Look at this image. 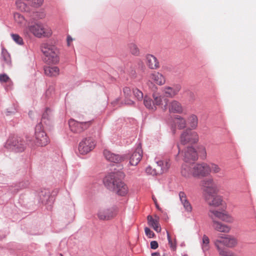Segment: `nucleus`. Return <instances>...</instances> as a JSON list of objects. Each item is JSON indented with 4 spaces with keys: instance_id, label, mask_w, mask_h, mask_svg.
Listing matches in <instances>:
<instances>
[{
    "instance_id": "nucleus-1",
    "label": "nucleus",
    "mask_w": 256,
    "mask_h": 256,
    "mask_svg": "<svg viewBox=\"0 0 256 256\" xmlns=\"http://www.w3.org/2000/svg\"><path fill=\"white\" fill-rule=\"evenodd\" d=\"M124 177V174L122 170L114 171L104 178V183L108 190L115 192L119 196H124L128 193V189L120 180Z\"/></svg>"
},
{
    "instance_id": "nucleus-2",
    "label": "nucleus",
    "mask_w": 256,
    "mask_h": 256,
    "mask_svg": "<svg viewBox=\"0 0 256 256\" xmlns=\"http://www.w3.org/2000/svg\"><path fill=\"white\" fill-rule=\"evenodd\" d=\"M41 50L45 56V60L48 64H56L60 61L59 52L54 45L44 43L41 46Z\"/></svg>"
},
{
    "instance_id": "nucleus-3",
    "label": "nucleus",
    "mask_w": 256,
    "mask_h": 256,
    "mask_svg": "<svg viewBox=\"0 0 256 256\" xmlns=\"http://www.w3.org/2000/svg\"><path fill=\"white\" fill-rule=\"evenodd\" d=\"M28 32L38 38H49L52 34L50 28L41 22H36L28 26L24 30V32L28 33Z\"/></svg>"
},
{
    "instance_id": "nucleus-4",
    "label": "nucleus",
    "mask_w": 256,
    "mask_h": 256,
    "mask_svg": "<svg viewBox=\"0 0 256 256\" xmlns=\"http://www.w3.org/2000/svg\"><path fill=\"white\" fill-rule=\"evenodd\" d=\"M200 184L205 200H208L210 196L216 194L218 192L217 186L212 178H206L202 180H201Z\"/></svg>"
},
{
    "instance_id": "nucleus-5",
    "label": "nucleus",
    "mask_w": 256,
    "mask_h": 256,
    "mask_svg": "<svg viewBox=\"0 0 256 256\" xmlns=\"http://www.w3.org/2000/svg\"><path fill=\"white\" fill-rule=\"evenodd\" d=\"M25 142L20 137L12 136L8 140L5 146L6 148L15 152H22L26 148Z\"/></svg>"
},
{
    "instance_id": "nucleus-6",
    "label": "nucleus",
    "mask_w": 256,
    "mask_h": 256,
    "mask_svg": "<svg viewBox=\"0 0 256 256\" xmlns=\"http://www.w3.org/2000/svg\"><path fill=\"white\" fill-rule=\"evenodd\" d=\"M35 144L38 146H44L47 145L50 140L42 128V122L36 124L35 128Z\"/></svg>"
},
{
    "instance_id": "nucleus-7",
    "label": "nucleus",
    "mask_w": 256,
    "mask_h": 256,
    "mask_svg": "<svg viewBox=\"0 0 256 256\" xmlns=\"http://www.w3.org/2000/svg\"><path fill=\"white\" fill-rule=\"evenodd\" d=\"M96 142L92 137L83 138L80 142L78 150L81 154H86L91 152L96 146Z\"/></svg>"
},
{
    "instance_id": "nucleus-8",
    "label": "nucleus",
    "mask_w": 256,
    "mask_h": 256,
    "mask_svg": "<svg viewBox=\"0 0 256 256\" xmlns=\"http://www.w3.org/2000/svg\"><path fill=\"white\" fill-rule=\"evenodd\" d=\"M208 214L212 222L214 221H218L216 218L228 223H232L234 221V218L227 213L215 210L212 208L209 210Z\"/></svg>"
},
{
    "instance_id": "nucleus-9",
    "label": "nucleus",
    "mask_w": 256,
    "mask_h": 256,
    "mask_svg": "<svg viewBox=\"0 0 256 256\" xmlns=\"http://www.w3.org/2000/svg\"><path fill=\"white\" fill-rule=\"evenodd\" d=\"M214 246L216 248H222L220 244H222L228 248H233L237 244V240L234 237L230 236L219 234L218 238L214 240Z\"/></svg>"
},
{
    "instance_id": "nucleus-10",
    "label": "nucleus",
    "mask_w": 256,
    "mask_h": 256,
    "mask_svg": "<svg viewBox=\"0 0 256 256\" xmlns=\"http://www.w3.org/2000/svg\"><path fill=\"white\" fill-rule=\"evenodd\" d=\"M193 176L206 177L210 174L209 164L206 162L193 164Z\"/></svg>"
},
{
    "instance_id": "nucleus-11",
    "label": "nucleus",
    "mask_w": 256,
    "mask_h": 256,
    "mask_svg": "<svg viewBox=\"0 0 256 256\" xmlns=\"http://www.w3.org/2000/svg\"><path fill=\"white\" fill-rule=\"evenodd\" d=\"M92 124V120L80 122L74 119H70L68 121V124L71 131L76 133H80L88 129Z\"/></svg>"
},
{
    "instance_id": "nucleus-12",
    "label": "nucleus",
    "mask_w": 256,
    "mask_h": 256,
    "mask_svg": "<svg viewBox=\"0 0 256 256\" xmlns=\"http://www.w3.org/2000/svg\"><path fill=\"white\" fill-rule=\"evenodd\" d=\"M180 142L182 144H194L198 142V136L196 132L186 129L181 134Z\"/></svg>"
},
{
    "instance_id": "nucleus-13",
    "label": "nucleus",
    "mask_w": 256,
    "mask_h": 256,
    "mask_svg": "<svg viewBox=\"0 0 256 256\" xmlns=\"http://www.w3.org/2000/svg\"><path fill=\"white\" fill-rule=\"evenodd\" d=\"M166 104L164 106L163 109L166 110L168 108L170 113L182 114L183 112L182 106L180 102L176 100H172L170 102L166 99H164Z\"/></svg>"
},
{
    "instance_id": "nucleus-14",
    "label": "nucleus",
    "mask_w": 256,
    "mask_h": 256,
    "mask_svg": "<svg viewBox=\"0 0 256 256\" xmlns=\"http://www.w3.org/2000/svg\"><path fill=\"white\" fill-rule=\"evenodd\" d=\"M116 212L114 208H101L98 212V217L102 220H108L115 216Z\"/></svg>"
},
{
    "instance_id": "nucleus-15",
    "label": "nucleus",
    "mask_w": 256,
    "mask_h": 256,
    "mask_svg": "<svg viewBox=\"0 0 256 256\" xmlns=\"http://www.w3.org/2000/svg\"><path fill=\"white\" fill-rule=\"evenodd\" d=\"M198 159V154L195 148L192 146L187 147L184 151V160L188 162H194Z\"/></svg>"
},
{
    "instance_id": "nucleus-16",
    "label": "nucleus",
    "mask_w": 256,
    "mask_h": 256,
    "mask_svg": "<svg viewBox=\"0 0 256 256\" xmlns=\"http://www.w3.org/2000/svg\"><path fill=\"white\" fill-rule=\"evenodd\" d=\"M142 146L139 143L130 157V164L132 166H136L142 159Z\"/></svg>"
},
{
    "instance_id": "nucleus-17",
    "label": "nucleus",
    "mask_w": 256,
    "mask_h": 256,
    "mask_svg": "<svg viewBox=\"0 0 256 256\" xmlns=\"http://www.w3.org/2000/svg\"><path fill=\"white\" fill-rule=\"evenodd\" d=\"M39 202L42 204L48 205L50 208L54 202L53 197L50 195V192L48 190H42L38 194Z\"/></svg>"
},
{
    "instance_id": "nucleus-18",
    "label": "nucleus",
    "mask_w": 256,
    "mask_h": 256,
    "mask_svg": "<svg viewBox=\"0 0 256 256\" xmlns=\"http://www.w3.org/2000/svg\"><path fill=\"white\" fill-rule=\"evenodd\" d=\"M104 155L108 161L114 163H119L125 158L124 156L113 153L108 150H104Z\"/></svg>"
},
{
    "instance_id": "nucleus-19",
    "label": "nucleus",
    "mask_w": 256,
    "mask_h": 256,
    "mask_svg": "<svg viewBox=\"0 0 256 256\" xmlns=\"http://www.w3.org/2000/svg\"><path fill=\"white\" fill-rule=\"evenodd\" d=\"M193 164H184L182 165L180 168L181 175L186 178H190L193 176Z\"/></svg>"
},
{
    "instance_id": "nucleus-20",
    "label": "nucleus",
    "mask_w": 256,
    "mask_h": 256,
    "mask_svg": "<svg viewBox=\"0 0 256 256\" xmlns=\"http://www.w3.org/2000/svg\"><path fill=\"white\" fill-rule=\"evenodd\" d=\"M180 88V85L174 87L166 86L163 88V92L167 97L173 98L178 93Z\"/></svg>"
},
{
    "instance_id": "nucleus-21",
    "label": "nucleus",
    "mask_w": 256,
    "mask_h": 256,
    "mask_svg": "<svg viewBox=\"0 0 256 256\" xmlns=\"http://www.w3.org/2000/svg\"><path fill=\"white\" fill-rule=\"evenodd\" d=\"M212 194L210 196L208 200H205L208 204L212 207H218L222 204V198L219 196Z\"/></svg>"
},
{
    "instance_id": "nucleus-22",
    "label": "nucleus",
    "mask_w": 256,
    "mask_h": 256,
    "mask_svg": "<svg viewBox=\"0 0 256 256\" xmlns=\"http://www.w3.org/2000/svg\"><path fill=\"white\" fill-rule=\"evenodd\" d=\"M212 228L216 231L228 233L230 230V227L228 225L222 224L219 221H214L212 222Z\"/></svg>"
},
{
    "instance_id": "nucleus-23",
    "label": "nucleus",
    "mask_w": 256,
    "mask_h": 256,
    "mask_svg": "<svg viewBox=\"0 0 256 256\" xmlns=\"http://www.w3.org/2000/svg\"><path fill=\"white\" fill-rule=\"evenodd\" d=\"M146 63L150 68L156 69L159 68V62L156 57L152 54L146 56Z\"/></svg>"
},
{
    "instance_id": "nucleus-24",
    "label": "nucleus",
    "mask_w": 256,
    "mask_h": 256,
    "mask_svg": "<svg viewBox=\"0 0 256 256\" xmlns=\"http://www.w3.org/2000/svg\"><path fill=\"white\" fill-rule=\"evenodd\" d=\"M150 78L156 84L162 86L165 84L166 80L163 75L158 72H154L150 74Z\"/></svg>"
},
{
    "instance_id": "nucleus-25",
    "label": "nucleus",
    "mask_w": 256,
    "mask_h": 256,
    "mask_svg": "<svg viewBox=\"0 0 256 256\" xmlns=\"http://www.w3.org/2000/svg\"><path fill=\"white\" fill-rule=\"evenodd\" d=\"M148 224L158 232H160L161 228L158 222V217L156 216V218H154L152 216L148 215L147 217Z\"/></svg>"
},
{
    "instance_id": "nucleus-26",
    "label": "nucleus",
    "mask_w": 256,
    "mask_h": 256,
    "mask_svg": "<svg viewBox=\"0 0 256 256\" xmlns=\"http://www.w3.org/2000/svg\"><path fill=\"white\" fill-rule=\"evenodd\" d=\"M44 74L48 76H56L59 74L60 69L58 66H48L44 68Z\"/></svg>"
},
{
    "instance_id": "nucleus-27",
    "label": "nucleus",
    "mask_w": 256,
    "mask_h": 256,
    "mask_svg": "<svg viewBox=\"0 0 256 256\" xmlns=\"http://www.w3.org/2000/svg\"><path fill=\"white\" fill-rule=\"evenodd\" d=\"M157 170L160 173L166 172L170 168V164L169 161L158 160L156 162Z\"/></svg>"
},
{
    "instance_id": "nucleus-28",
    "label": "nucleus",
    "mask_w": 256,
    "mask_h": 256,
    "mask_svg": "<svg viewBox=\"0 0 256 256\" xmlns=\"http://www.w3.org/2000/svg\"><path fill=\"white\" fill-rule=\"evenodd\" d=\"M1 58L3 62V66L6 65L8 66H11V58L10 54L8 51L4 48H2V50Z\"/></svg>"
},
{
    "instance_id": "nucleus-29",
    "label": "nucleus",
    "mask_w": 256,
    "mask_h": 256,
    "mask_svg": "<svg viewBox=\"0 0 256 256\" xmlns=\"http://www.w3.org/2000/svg\"><path fill=\"white\" fill-rule=\"evenodd\" d=\"M188 124L190 127V130H195L198 124V118L196 115L192 114L188 118Z\"/></svg>"
},
{
    "instance_id": "nucleus-30",
    "label": "nucleus",
    "mask_w": 256,
    "mask_h": 256,
    "mask_svg": "<svg viewBox=\"0 0 256 256\" xmlns=\"http://www.w3.org/2000/svg\"><path fill=\"white\" fill-rule=\"evenodd\" d=\"M144 104L145 106L150 110L154 111L156 109L154 100L147 96H145L144 98Z\"/></svg>"
},
{
    "instance_id": "nucleus-31",
    "label": "nucleus",
    "mask_w": 256,
    "mask_h": 256,
    "mask_svg": "<svg viewBox=\"0 0 256 256\" xmlns=\"http://www.w3.org/2000/svg\"><path fill=\"white\" fill-rule=\"evenodd\" d=\"M174 122L180 130L184 128L186 126V122L184 118L180 116H176L174 118Z\"/></svg>"
},
{
    "instance_id": "nucleus-32",
    "label": "nucleus",
    "mask_w": 256,
    "mask_h": 256,
    "mask_svg": "<svg viewBox=\"0 0 256 256\" xmlns=\"http://www.w3.org/2000/svg\"><path fill=\"white\" fill-rule=\"evenodd\" d=\"M52 118V112L50 108H46L42 115V122L48 124Z\"/></svg>"
},
{
    "instance_id": "nucleus-33",
    "label": "nucleus",
    "mask_w": 256,
    "mask_h": 256,
    "mask_svg": "<svg viewBox=\"0 0 256 256\" xmlns=\"http://www.w3.org/2000/svg\"><path fill=\"white\" fill-rule=\"evenodd\" d=\"M220 256H234V254L230 250H226L224 248H216Z\"/></svg>"
},
{
    "instance_id": "nucleus-34",
    "label": "nucleus",
    "mask_w": 256,
    "mask_h": 256,
    "mask_svg": "<svg viewBox=\"0 0 256 256\" xmlns=\"http://www.w3.org/2000/svg\"><path fill=\"white\" fill-rule=\"evenodd\" d=\"M130 53L134 56H138L140 54V50L138 46L134 43H130L128 45Z\"/></svg>"
},
{
    "instance_id": "nucleus-35",
    "label": "nucleus",
    "mask_w": 256,
    "mask_h": 256,
    "mask_svg": "<svg viewBox=\"0 0 256 256\" xmlns=\"http://www.w3.org/2000/svg\"><path fill=\"white\" fill-rule=\"evenodd\" d=\"M210 240L208 236L204 235L202 237V246L203 251H206L210 248L209 246Z\"/></svg>"
},
{
    "instance_id": "nucleus-36",
    "label": "nucleus",
    "mask_w": 256,
    "mask_h": 256,
    "mask_svg": "<svg viewBox=\"0 0 256 256\" xmlns=\"http://www.w3.org/2000/svg\"><path fill=\"white\" fill-rule=\"evenodd\" d=\"M152 96L154 98V106H160L162 104V100L164 97L162 96L157 94H153Z\"/></svg>"
},
{
    "instance_id": "nucleus-37",
    "label": "nucleus",
    "mask_w": 256,
    "mask_h": 256,
    "mask_svg": "<svg viewBox=\"0 0 256 256\" xmlns=\"http://www.w3.org/2000/svg\"><path fill=\"white\" fill-rule=\"evenodd\" d=\"M30 184V182L28 180H26L24 182H20L18 186H16V188L12 191L13 192L16 193L19 190L28 187Z\"/></svg>"
},
{
    "instance_id": "nucleus-38",
    "label": "nucleus",
    "mask_w": 256,
    "mask_h": 256,
    "mask_svg": "<svg viewBox=\"0 0 256 256\" xmlns=\"http://www.w3.org/2000/svg\"><path fill=\"white\" fill-rule=\"evenodd\" d=\"M11 37L12 39L16 43L19 45H23L24 41L22 37H20L18 34H11Z\"/></svg>"
},
{
    "instance_id": "nucleus-39",
    "label": "nucleus",
    "mask_w": 256,
    "mask_h": 256,
    "mask_svg": "<svg viewBox=\"0 0 256 256\" xmlns=\"http://www.w3.org/2000/svg\"><path fill=\"white\" fill-rule=\"evenodd\" d=\"M209 168H210V173L212 172L214 174L220 173L221 172V168L216 164L214 163H211L209 164Z\"/></svg>"
},
{
    "instance_id": "nucleus-40",
    "label": "nucleus",
    "mask_w": 256,
    "mask_h": 256,
    "mask_svg": "<svg viewBox=\"0 0 256 256\" xmlns=\"http://www.w3.org/2000/svg\"><path fill=\"white\" fill-rule=\"evenodd\" d=\"M16 8L20 11L22 12L26 10V5L22 0H16Z\"/></svg>"
},
{
    "instance_id": "nucleus-41",
    "label": "nucleus",
    "mask_w": 256,
    "mask_h": 256,
    "mask_svg": "<svg viewBox=\"0 0 256 256\" xmlns=\"http://www.w3.org/2000/svg\"><path fill=\"white\" fill-rule=\"evenodd\" d=\"M132 93L138 100H141L144 98L142 92L137 88L133 89Z\"/></svg>"
},
{
    "instance_id": "nucleus-42",
    "label": "nucleus",
    "mask_w": 256,
    "mask_h": 256,
    "mask_svg": "<svg viewBox=\"0 0 256 256\" xmlns=\"http://www.w3.org/2000/svg\"><path fill=\"white\" fill-rule=\"evenodd\" d=\"M14 18L16 22L18 24H22L24 22V17L19 13H15Z\"/></svg>"
},
{
    "instance_id": "nucleus-43",
    "label": "nucleus",
    "mask_w": 256,
    "mask_h": 256,
    "mask_svg": "<svg viewBox=\"0 0 256 256\" xmlns=\"http://www.w3.org/2000/svg\"><path fill=\"white\" fill-rule=\"evenodd\" d=\"M185 210L188 212H190L192 211V206L188 200L182 204Z\"/></svg>"
},
{
    "instance_id": "nucleus-44",
    "label": "nucleus",
    "mask_w": 256,
    "mask_h": 256,
    "mask_svg": "<svg viewBox=\"0 0 256 256\" xmlns=\"http://www.w3.org/2000/svg\"><path fill=\"white\" fill-rule=\"evenodd\" d=\"M166 233H167V237H168V244H169L170 248H172V250H174L176 249V244L175 242H172V240H171L170 234L168 231L166 232Z\"/></svg>"
},
{
    "instance_id": "nucleus-45",
    "label": "nucleus",
    "mask_w": 256,
    "mask_h": 256,
    "mask_svg": "<svg viewBox=\"0 0 256 256\" xmlns=\"http://www.w3.org/2000/svg\"><path fill=\"white\" fill-rule=\"evenodd\" d=\"M198 151L202 158H205L206 156V148L202 146H200L198 148Z\"/></svg>"
},
{
    "instance_id": "nucleus-46",
    "label": "nucleus",
    "mask_w": 256,
    "mask_h": 256,
    "mask_svg": "<svg viewBox=\"0 0 256 256\" xmlns=\"http://www.w3.org/2000/svg\"><path fill=\"white\" fill-rule=\"evenodd\" d=\"M123 92L126 98L130 96L132 93V92L130 88L128 86H125L124 88Z\"/></svg>"
},
{
    "instance_id": "nucleus-47",
    "label": "nucleus",
    "mask_w": 256,
    "mask_h": 256,
    "mask_svg": "<svg viewBox=\"0 0 256 256\" xmlns=\"http://www.w3.org/2000/svg\"><path fill=\"white\" fill-rule=\"evenodd\" d=\"M179 197L182 204L188 200L186 194L184 192H179Z\"/></svg>"
},
{
    "instance_id": "nucleus-48",
    "label": "nucleus",
    "mask_w": 256,
    "mask_h": 256,
    "mask_svg": "<svg viewBox=\"0 0 256 256\" xmlns=\"http://www.w3.org/2000/svg\"><path fill=\"white\" fill-rule=\"evenodd\" d=\"M144 232L146 236L149 238H153L154 236V234L148 228H144Z\"/></svg>"
},
{
    "instance_id": "nucleus-49",
    "label": "nucleus",
    "mask_w": 256,
    "mask_h": 256,
    "mask_svg": "<svg viewBox=\"0 0 256 256\" xmlns=\"http://www.w3.org/2000/svg\"><path fill=\"white\" fill-rule=\"evenodd\" d=\"M44 0H32V4L34 7L39 8L41 6Z\"/></svg>"
},
{
    "instance_id": "nucleus-50",
    "label": "nucleus",
    "mask_w": 256,
    "mask_h": 256,
    "mask_svg": "<svg viewBox=\"0 0 256 256\" xmlns=\"http://www.w3.org/2000/svg\"><path fill=\"white\" fill-rule=\"evenodd\" d=\"M10 80V78L6 74H0V82H7Z\"/></svg>"
},
{
    "instance_id": "nucleus-51",
    "label": "nucleus",
    "mask_w": 256,
    "mask_h": 256,
    "mask_svg": "<svg viewBox=\"0 0 256 256\" xmlns=\"http://www.w3.org/2000/svg\"><path fill=\"white\" fill-rule=\"evenodd\" d=\"M150 248L153 250H156L158 246V243L156 240L152 241L150 242Z\"/></svg>"
},
{
    "instance_id": "nucleus-52",
    "label": "nucleus",
    "mask_w": 256,
    "mask_h": 256,
    "mask_svg": "<svg viewBox=\"0 0 256 256\" xmlns=\"http://www.w3.org/2000/svg\"><path fill=\"white\" fill-rule=\"evenodd\" d=\"M148 85L152 91H155L157 89V87L156 86V85L150 81L148 82Z\"/></svg>"
},
{
    "instance_id": "nucleus-53",
    "label": "nucleus",
    "mask_w": 256,
    "mask_h": 256,
    "mask_svg": "<svg viewBox=\"0 0 256 256\" xmlns=\"http://www.w3.org/2000/svg\"><path fill=\"white\" fill-rule=\"evenodd\" d=\"M36 16L39 19H42L46 16V14L44 12H36Z\"/></svg>"
},
{
    "instance_id": "nucleus-54",
    "label": "nucleus",
    "mask_w": 256,
    "mask_h": 256,
    "mask_svg": "<svg viewBox=\"0 0 256 256\" xmlns=\"http://www.w3.org/2000/svg\"><path fill=\"white\" fill-rule=\"evenodd\" d=\"M72 38L70 36H67V42H68V45L69 46L70 45V42H72Z\"/></svg>"
},
{
    "instance_id": "nucleus-55",
    "label": "nucleus",
    "mask_w": 256,
    "mask_h": 256,
    "mask_svg": "<svg viewBox=\"0 0 256 256\" xmlns=\"http://www.w3.org/2000/svg\"><path fill=\"white\" fill-rule=\"evenodd\" d=\"M134 102L130 100H128L125 101V104L128 105H132L133 104Z\"/></svg>"
},
{
    "instance_id": "nucleus-56",
    "label": "nucleus",
    "mask_w": 256,
    "mask_h": 256,
    "mask_svg": "<svg viewBox=\"0 0 256 256\" xmlns=\"http://www.w3.org/2000/svg\"><path fill=\"white\" fill-rule=\"evenodd\" d=\"M54 88L52 87H50L46 91V96H48L49 92L53 91Z\"/></svg>"
},
{
    "instance_id": "nucleus-57",
    "label": "nucleus",
    "mask_w": 256,
    "mask_h": 256,
    "mask_svg": "<svg viewBox=\"0 0 256 256\" xmlns=\"http://www.w3.org/2000/svg\"><path fill=\"white\" fill-rule=\"evenodd\" d=\"M151 170V168L148 166V167L146 168V172L148 173H150V174H156V173L155 172H150V170Z\"/></svg>"
},
{
    "instance_id": "nucleus-58",
    "label": "nucleus",
    "mask_w": 256,
    "mask_h": 256,
    "mask_svg": "<svg viewBox=\"0 0 256 256\" xmlns=\"http://www.w3.org/2000/svg\"><path fill=\"white\" fill-rule=\"evenodd\" d=\"M152 256H160V254L158 252H154L152 254Z\"/></svg>"
},
{
    "instance_id": "nucleus-59",
    "label": "nucleus",
    "mask_w": 256,
    "mask_h": 256,
    "mask_svg": "<svg viewBox=\"0 0 256 256\" xmlns=\"http://www.w3.org/2000/svg\"><path fill=\"white\" fill-rule=\"evenodd\" d=\"M156 208H157V209H158V210H161V208H160V206H158V204H156Z\"/></svg>"
},
{
    "instance_id": "nucleus-60",
    "label": "nucleus",
    "mask_w": 256,
    "mask_h": 256,
    "mask_svg": "<svg viewBox=\"0 0 256 256\" xmlns=\"http://www.w3.org/2000/svg\"><path fill=\"white\" fill-rule=\"evenodd\" d=\"M152 200H153L154 201V204H155L157 203V202H156V198H154V197H153V198H152Z\"/></svg>"
},
{
    "instance_id": "nucleus-61",
    "label": "nucleus",
    "mask_w": 256,
    "mask_h": 256,
    "mask_svg": "<svg viewBox=\"0 0 256 256\" xmlns=\"http://www.w3.org/2000/svg\"><path fill=\"white\" fill-rule=\"evenodd\" d=\"M31 114H32V112H29V116H30Z\"/></svg>"
},
{
    "instance_id": "nucleus-62",
    "label": "nucleus",
    "mask_w": 256,
    "mask_h": 256,
    "mask_svg": "<svg viewBox=\"0 0 256 256\" xmlns=\"http://www.w3.org/2000/svg\"><path fill=\"white\" fill-rule=\"evenodd\" d=\"M27 141H28H28H29V142H30V140H28V138H27Z\"/></svg>"
},
{
    "instance_id": "nucleus-63",
    "label": "nucleus",
    "mask_w": 256,
    "mask_h": 256,
    "mask_svg": "<svg viewBox=\"0 0 256 256\" xmlns=\"http://www.w3.org/2000/svg\"><path fill=\"white\" fill-rule=\"evenodd\" d=\"M188 256V255H186V254H184V256Z\"/></svg>"
},
{
    "instance_id": "nucleus-64",
    "label": "nucleus",
    "mask_w": 256,
    "mask_h": 256,
    "mask_svg": "<svg viewBox=\"0 0 256 256\" xmlns=\"http://www.w3.org/2000/svg\"><path fill=\"white\" fill-rule=\"evenodd\" d=\"M61 256H62V254H60Z\"/></svg>"
}]
</instances>
